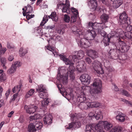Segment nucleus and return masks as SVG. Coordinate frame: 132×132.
<instances>
[{"mask_svg":"<svg viewBox=\"0 0 132 132\" xmlns=\"http://www.w3.org/2000/svg\"><path fill=\"white\" fill-rule=\"evenodd\" d=\"M28 49V48L23 49L22 47L21 48L19 51V54L20 56L22 57L24 56L27 53Z\"/></svg>","mask_w":132,"mask_h":132,"instance_id":"nucleus-34","label":"nucleus"},{"mask_svg":"<svg viewBox=\"0 0 132 132\" xmlns=\"http://www.w3.org/2000/svg\"><path fill=\"white\" fill-rule=\"evenodd\" d=\"M37 91L38 92H39L45 91L46 90V88L45 86L42 84L39 85L38 86V87L36 88Z\"/></svg>","mask_w":132,"mask_h":132,"instance_id":"nucleus-30","label":"nucleus"},{"mask_svg":"<svg viewBox=\"0 0 132 132\" xmlns=\"http://www.w3.org/2000/svg\"><path fill=\"white\" fill-rule=\"evenodd\" d=\"M28 129L29 132H35L37 130L35 126L33 123H31L29 125Z\"/></svg>","mask_w":132,"mask_h":132,"instance_id":"nucleus-35","label":"nucleus"},{"mask_svg":"<svg viewBox=\"0 0 132 132\" xmlns=\"http://www.w3.org/2000/svg\"><path fill=\"white\" fill-rule=\"evenodd\" d=\"M113 7L115 9L118 8L123 3V1L122 0L115 1H114V0H113Z\"/></svg>","mask_w":132,"mask_h":132,"instance_id":"nucleus-27","label":"nucleus"},{"mask_svg":"<svg viewBox=\"0 0 132 132\" xmlns=\"http://www.w3.org/2000/svg\"><path fill=\"white\" fill-rule=\"evenodd\" d=\"M57 86L59 89L61 93L63 96L66 98L67 99H68V98H70L71 97V92L68 93L65 90L64 91H63V87L61 84H57Z\"/></svg>","mask_w":132,"mask_h":132,"instance_id":"nucleus-13","label":"nucleus"},{"mask_svg":"<svg viewBox=\"0 0 132 132\" xmlns=\"http://www.w3.org/2000/svg\"><path fill=\"white\" fill-rule=\"evenodd\" d=\"M89 104L90 108H97L98 107H101V104L99 102H89Z\"/></svg>","mask_w":132,"mask_h":132,"instance_id":"nucleus-24","label":"nucleus"},{"mask_svg":"<svg viewBox=\"0 0 132 132\" xmlns=\"http://www.w3.org/2000/svg\"><path fill=\"white\" fill-rule=\"evenodd\" d=\"M88 116L89 117H93L94 116L95 117V113L91 112H90L88 114Z\"/></svg>","mask_w":132,"mask_h":132,"instance_id":"nucleus-61","label":"nucleus"},{"mask_svg":"<svg viewBox=\"0 0 132 132\" xmlns=\"http://www.w3.org/2000/svg\"><path fill=\"white\" fill-rule=\"evenodd\" d=\"M68 8L66 6H64L63 7L62 9V12H66V11H67V10L68 9Z\"/></svg>","mask_w":132,"mask_h":132,"instance_id":"nucleus-63","label":"nucleus"},{"mask_svg":"<svg viewBox=\"0 0 132 132\" xmlns=\"http://www.w3.org/2000/svg\"><path fill=\"white\" fill-rule=\"evenodd\" d=\"M18 93H16L14 94L12 98L11 99V101H14L16 98L18 96Z\"/></svg>","mask_w":132,"mask_h":132,"instance_id":"nucleus-52","label":"nucleus"},{"mask_svg":"<svg viewBox=\"0 0 132 132\" xmlns=\"http://www.w3.org/2000/svg\"><path fill=\"white\" fill-rule=\"evenodd\" d=\"M34 14H31L30 15L29 14H28L27 15L26 18L27 20H29L30 19L34 17Z\"/></svg>","mask_w":132,"mask_h":132,"instance_id":"nucleus-56","label":"nucleus"},{"mask_svg":"<svg viewBox=\"0 0 132 132\" xmlns=\"http://www.w3.org/2000/svg\"><path fill=\"white\" fill-rule=\"evenodd\" d=\"M57 31L60 34H62L63 33V29H59L57 30Z\"/></svg>","mask_w":132,"mask_h":132,"instance_id":"nucleus-58","label":"nucleus"},{"mask_svg":"<svg viewBox=\"0 0 132 132\" xmlns=\"http://www.w3.org/2000/svg\"><path fill=\"white\" fill-rule=\"evenodd\" d=\"M47 20H48L46 19V17L44 16L43 18V19L40 23V25L41 26H43L47 22Z\"/></svg>","mask_w":132,"mask_h":132,"instance_id":"nucleus-50","label":"nucleus"},{"mask_svg":"<svg viewBox=\"0 0 132 132\" xmlns=\"http://www.w3.org/2000/svg\"><path fill=\"white\" fill-rule=\"evenodd\" d=\"M14 111H12L10 112L7 115V117H12V115L14 113Z\"/></svg>","mask_w":132,"mask_h":132,"instance_id":"nucleus-59","label":"nucleus"},{"mask_svg":"<svg viewBox=\"0 0 132 132\" xmlns=\"http://www.w3.org/2000/svg\"><path fill=\"white\" fill-rule=\"evenodd\" d=\"M22 85L20 84L19 85L15 86L12 89V91L14 93H18L21 90Z\"/></svg>","mask_w":132,"mask_h":132,"instance_id":"nucleus-29","label":"nucleus"},{"mask_svg":"<svg viewBox=\"0 0 132 132\" xmlns=\"http://www.w3.org/2000/svg\"><path fill=\"white\" fill-rule=\"evenodd\" d=\"M125 35L126 38L132 40V31L126 32Z\"/></svg>","mask_w":132,"mask_h":132,"instance_id":"nucleus-46","label":"nucleus"},{"mask_svg":"<svg viewBox=\"0 0 132 132\" xmlns=\"http://www.w3.org/2000/svg\"><path fill=\"white\" fill-rule=\"evenodd\" d=\"M107 27L105 26V24L103 23H96V26L94 27V29L96 30V31H97L99 34H100L102 35V30L104 28Z\"/></svg>","mask_w":132,"mask_h":132,"instance_id":"nucleus-14","label":"nucleus"},{"mask_svg":"<svg viewBox=\"0 0 132 132\" xmlns=\"http://www.w3.org/2000/svg\"><path fill=\"white\" fill-rule=\"evenodd\" d=\"M102 21L103 22H106L108 21L109 18L108 15L105 14H103L101 16Z\"/></svg>","mask_w":132,"mask_h":132,"instance_id":"nucleus-41","label":"nucleus"},{"mask_svg":"<svg viewBox=\"0 0 132 132\" xmlns=\"http://www.w3.org/2000/svg\"><path fill=\"white\" fill-rule=\"evenodd\" d=\"M88 88V86H82L78 92L79 94L78 97L80 98L79 99L81 100V101L83 100L84 101V102H81L79 105V108L83 110L89 108V102H86L85 101L86 100V96H87L88 98L89 99L90 98V97H92L90 96L89 94H88L86 93L87 88Z\"/></svg>","mask_w":132,"mask_h":132,"instance_id":"nucleus-2","label":"nucleus"},{"mask_svg":"<svg viewBox=\"0 0 132 132\" xmlns=\"http://www.w3.org/2000/svg\"><path fill=\"white\" fill-rule=\"evenodd\" d=\"M34 116L36 120L40 119L42 118V116L40 114H35Z\"/></svg>","mask_w":132,"mask_h":132,"instance_id":"nucleus-53","label":"nucleus"},{"mask_svg":"<svg viewBox=\"0 0 132 132\" xmlns=\"http://www.w3.org/2000/svg\"><path fill=\"white\" fill-rule=\"evenodd\" d=\"M88 4H90L93 9H96L97 6V3L96 0H88Z\"/></svg>","mask_w":132,"mask_h":132,"instance_id":"nucleus-31","label":"nucleus"},{"mask_svg":"<svg viewBox=\"0 0 132 132\" xmlns=\"http://www.w3.org/2000/svg\"><path fill=\"white\" fill-rule=\"evenodd\" d=\"M5 74L3 70L0 69V81L3 82L6 80Z\"/></svg>","mask_w":132,"mask_h":132,"instance_id":"nucleus-32","label":"nucleus"},{"mask_svg":"<svg viewBox=\"0 0 132 132\" xmlns=\"http://www.w3.org/2000/svg\"><path fill=\"white\" fill-rule=\"evenodd\" d=\"M122 129L121 127L116 126L111 129L109 132H121Z\"/></svg>","mask_w":132,"mask_h":132,"instance_id":"nucleus-33","label":"nucleus"},{"mask_svg":"<svg viewBox=\"0 0 132 132\" xmlns=\"http://www.w3.org/2000/svg\"><path fill=\"white\" fill-rule=\"evenodd\" d=\"M110 39V38L108 36L104 38L103 41L105 45L107 46L110 45L112 50L119 52L125 53L128 51L129 49V46L120 39L118 40V42L115 43H111L109 44Z\"/></svg>","mask_w":132,"mask_h":132,"instance_id":"nucleus-1","label":"nucleus"},{"mask_svg":"<svg viewBox=\"0 0 132 132\" xmlns=\"http://www.w3.org/2000/svg\"><path fill=\"white\" fill-rule=\"evenodd\" d=\"M6 50V49L5 47H2V45L0 43V57L2 54H4Z\"/></svg>","mask_w":132,"mask_h":132,"instance_id":"nucleus-45","label":"nucleus"},{"mask_svg":"<svg viewBox=\"0 0 132 132\" xmlns=\"http://www.w3.org/2000/svg\"><path fill=\"white\" fill-rule=\"evenodd\" d=\"M16 68L13 65H12L11 67L8 70L7 72L10 74H12L15 72Z\"/></svg>","mask_w":132,"mask_h":132,"instance_id":"nucleus-43","label":"nucleus"},{"mask_svg":"<svg viewBox=\"0 0 132 132\" xmlns=\"http://www.w3.org/2000/svg\"><path fill=\"white\" fill-rule=\"evenodd\" d=\"M68 71L66 68L64 67H59L58 69L57 79L60 83H62L63 84H66L68 82Z\"/></svg>","mask_w":132,"mask_h":132,"instance_id":"nucleus-4","label":"nucleus"},{"mask_svg":"<svg viewBox=\"0 0 132 132\" xmlns=\"http://www.w3.org/2000/svg\"><path fill=\"white\" fill-rule=\"evenodd\" d=\"M84 56V53L81 50L78 52H76L74 54L70 55L69 58H78L81 57L83 58Z\"/></svg>","mask_w":132,"mask_h":132,"instance_id":"nucleus-20","label":"nucleus"},{"mask_svg":"<svg viewBox=\"0 0 132 132\" xmlns=\"http://www.w3.org/2000/svg\"><path fill=\"white\" fill-rule=\"evenodd\" d=\"M92 67L96 72L99 74L104 73L102 63L98 61H95L93 63Z\"/></svg>","mask_w":132,"mask_h":132,"instance_id":"nucleus-9","label":"nucleus"},{"mask_svg":"<svg viewBox=\"0 0 132 132\" xmlns=\"http://www.w3.org/2000/svg\"><path fill=\"white\" fill-rule=\"evenodd\" d=\"M35 92V90L33 89H31L28 91L25 95V98H28L33 95Z\"/></svg>","mask_w":132,"mask_h":132,"instance_id":"nucleus-36","label":"nucleus"},{"mask_svg":"<svg viewBox=\"0 0 132 132\" xmlns=\"http://www.w3.org/2000/svg\"><path fill=\"white\" fill-rule=\"evenodd\" d=\"M47 50L52 52V53L54 55V57H55L59 56L60 58H66V57L67 56L64 53L61 54H58L57 52H55L54 50L51 47L48 46L47 48Z\"/></svg>","mask_w":132,"mask_h":132,"instance_id":"nucleus-18","label":"nucleus"},{"mask_svg":"<svg viewBox=\"0 0 132 132\" xmlns=\"http://www.w3.org/2000/svg\"><path fill=\"white\" fill-rule=\"evenodd\" d=\"M76 69L80 72L82 71L85 68V64L83 61L78 62L76 63Z\"/></svg>","mask_w":132,"mask_h":132,"instance_id":"nucleus-17","label":"nucleus"},{"mask_svg":"<svg viewBox=\"0 0 132 132\" xmlns=\"http://www.w3.org/2000/svg\"><path fill=\"white\" fill-rule=\"evenodd\" d=\"M73 33L75 34L77 36V38L76 40L78 39L80 40V42L78 43L79 46L82 48H87L90 46V43L86 39L83 38L81 39L82 37V35L81 34V31L77 30L73 31Z\"/></svg>","mask_w":132,"mask_h":132,"instance_id":"nucleus-5","label":"nucleus"},{"mask_svg":"<svg viewBox=\"0 0 132 132\" xmlns=\"http://www.w3.org/2000/svg\"><path fill=\"white\" fill-rule=\"evenodd\" d=\"M119 20L118 23L120 25H122V27H125L126 23L128 22L129 19H130L128 18V15L125 12H123L122 13L119 15Z\"/></svg>","mask_w":132,"mask_h":132,"instance_id":"nucleus-10","label":"nucleus"},{"mask_svg":"<svg viewBox=\"0 0 132 132\" xmlns=\"http://www.w3.org/2000/svg\"><path fill=\"white\" fill-rule=\"evenodd\" d=\"M103 125L104 129L106 130H109L113 126L111 123L107 121H100L97 123V126L98 127V132H105L103 127Z\"/></svg>","mask_w":132,"mask_h":132,"instance_id":"nucleus-7","label":"nucleus"},{"mask_svg":"<svg viewBox=\"0 0 132 132\" xmlns=\"http://www.w3.org/2000/svg\"><path fill=\"white\" fill-rule=\"evenodd\" d=\"M25 8H26V11L27 13H30L33 12V8L29 5H28Z\"/></svg>","mask_w":132,"mask_h":132,"instance_id":"nucleus-44","label":"nucleus"},{"mask_svg":"<svg viewBox=\"0 0 132 132\" xmlns=\"http://www.w3.org/2000/svg\"><path fill=\"white\" fill-rule=\"evenodd\" d=\"M48 17L55 21H57L58 20V18L56 16V13L55 12H52L51 15L48 16Z\"/></svg>","mask_w":132,"mask_h":132,"instance_id":"nucleus-37","label":"nucleus"},{"mask_svg":"<svg viewBox=\"0 0 132 132\" xmlns=\"http://www.w3.org/2000/svg\"><path fill=\"white\" fill-rule=\"evenodd\" d=\"M104 64V67L106 68L109 71L111 72L114 70V69L112 67L109 66L110 63L108 61H106L104 59L103 60Z\"/></svg>","mask_w":132,"mask_h":132,"instance_id":"nucleus-26","label":"nucleus"},{"mask_svg":"<svg viewBox=\"0 0 132 132\" xmlns=\"http://www.w3.org/2000/svg\"><path fill=\"white\" fill-rule=\"evenodd\" d=\"M1 64L2 67H3L4 69H6V67L5 66V65L7 62V61L6 59V58H1Z\"/></svg>","mask_w":132,"mask_h":132,"instance_id":"nucleus-40","label":"nucleus"},{"mask_svg":"<svg viewBox=\"0 0 132 132\" xmlns=\"http://www.w3.org/2000/svg\"><path fill=\"white\" fill-rule=\"evenodd\" d=\"M62 40V38L61 37L59 36H57L56 38V40L57 41H61Z\"/></svg>","mask_w":132,"mask_h":132,"instance_id":"nucleus-57","label":"nucleus"},{"mask_svg":"<svg viewBox=\"0 0 132 132\" xmlns=\"http://www.w3.org/2000/svg\"><path fill=\"white\" fill-rule=\"evenodd\" d=\"M29 119L30 121H33L34 120H36L34 116H30L29 117Z\"/></svg>","mask_w":132,"mask_h":132,"instance_id":"nucleus-64","label":"nucleus"},{"mask_svg":"<svg viewBox=\"0 0 132 132\" xmlns=\"http://www.w3.org/2000/svg\"><path fill=\"white\" fill-rule=\"evenodd\" d=\"M11 92V89H9L5 93V95L6 96V97H7L9 95L10 92Z\"/></svg>","mask_w":132,"mask_h":132,"instance_id":"nucleus-60","label":"nucleus"},{"mask_svg":"<svg viewBox=\"0 0 132 132\" xmlns=\"http://www.w3.org/2000/svg\"><path fill=\"white\" fill-rule=\"evenodd\" d=\"M97 124H87L86 125L85 131L86 132H94L97 131L98 132V127Z\"/></svg>","mask_w":132,"mask_h":132,"instance_id":"nucleus-11","label":"nucleus"},{"mask_svg":"<svg viewBox=\"0 0 132 132\" xmlns=\"http://www.w3.org/2000/svg\"><path fill=\"white\" fill-rule=\"evenodd\" d=\"M120 93L123 95L127 97H130L132 98V96L131 95L129 92L123 89H121L119 90Z\"/></svg>","mask_w":132,"mask_h":132,"instance_id":"nucleus-28","label":"nucleus"},{"mask_svg":"<svg viewBox=\"0 0 132 132\" xmlns=\"http://www.w3.org/2000/svg\"><path fill=\"white\" fill-rule=\"evenodd\" d=\"M52 116L50 114H46L43 119L44 123L45 124L49 125L52 123Z\"/></svg>","mask_w":132,"mask_h":132,"instance_id":"nucleus-22","label":"nucleus"},{"mask_svg":"<svg viewBox=\"0 0 132 132\" xmlns=\"http://www.w3.org/2000/svg\"><path fill=\"white\" fill-rule=\"evenodd\" d=\"M96 22L93 23L92 22H90L88 23V26H89V27H91L92 28L94 29V26H96Z\"/></svg>","mask_w":132,"mask_h":132,"instance_id":"nucleus-51","label":"nucleus"},{"mask_svg":"<svg viewBox=\"0 0 132 132\" xmlns=\"http://www.w3.org/2000/svg\"><path fill=\"white\" fill-rule=\"evenodd\" d=\"M71 119L73 121L69 124V127H67V129H70L71 128H78L81 126V124L78 119H77L76 116L72 115L70 116Z\"/></svg>","mask_w":132,"mask_h":132,"instance_id":"nucleus-8","label":"nucleus"},{"mask_svg":"<svg viewBox=\"0 0 132 132\" xmlns=\"http://www.w3.org/2000/svg\"><path fill=\"white\" fill-rule=\"evenodd\" d=\"M121 31H122V30L121 29H118L115 31V35L117 37H119L121 34H122Z\"/></svg>","mask_w":132,"mask_h":132,"instance_id":"nucleus-49","label":"nucleus"},{"mask_svg":"<svg viewBox=\"0 0 132 132\" xmlns=\"http://www.w3.org/2000/svg\"><path fill=\"white\" fill-rule=\"evenodd\" d=\"M49 102L48 99H46L43 100L42 102V109L43 110H45L46 108V106L48 103Z\"/></svg>","mask_w":132,"mask_h":132,"instance_id":"nucleus-39","label":"nucleus"},{"mask_svg":"<svg viewBox=\"0 0 132 132\" xmlns=\"http://www.w3.org/2000/svg\"><path fill=\"white\" fill-rule=\"evenodd\" d=\"M92 85V87L90 88L88 93L89 96L91 97H93L95 94L102 92V82L99 78L95 79Z\"/></svg>","mask_w":132,"mask_h":132,"instance_id":"nucleus-3","label":"nucleus"},{"mask_svg":"<svg viewBox=\"0 0 132 132\" xmlns=\"http://www.w3.org/2000/svg\"><path fill=\"white\" fill-rule=\"evenodd\" d=\"M71 11L73 14V15L71 18V22L73 23L76 22L77 17L78 15V10L74 8H72Z\"/></svg>","mask_w":132,"mask_h":132,"instance_id":"nucleus-19","label":"nucleus"},{"mask_svg":"<svg viewBox=\"0 0 132 132\" xmlns=\"http://www.w3.org/2000/svg\"><path fill=\"white\" fill-rule=\"evenodd\" d=\"M95 113V117L97 120L102 118L103 116L102 112L100 110L97 109L96 110Z\"/></svg>","mask_w":132,"mask_h":132,"instance_id":"nucleus-23","label":"nucleus"},{"mask_svg":"<svg viewBox=\"0 0 132 132\" xmlns=\"http://www.w3.org/2000/svg\"><path fill=\"white\" fill-rule=\"evenodd\" d=\"M90 77L87 74L82 75L80 77V79L83 84L86 85H88L90 82Z\"/></svg>","mask_w":132,"mask_h":132,"instance_id":"nucleus-12","label":"nucleus"},{"mask_svg":"<svg viewBox=\"0 0 132 132\" xmlns=\"http://www.w3.org/2000/svg\"><path fill=\"white\" fill-rule=\"evenodd\" d=\"M91 52H92L93 53V55L94 56V57H95V58H97L98 57V56L97 55L98 53L97 52L93 50H92Z\"/></svg>","mask_w":132,"mask_h":132,"instance_id":"nucleus-54","label":"nucleus"},{"mask_svg":"<svg viewBox=\"0 0 132 132\" xmlns=\"http://www.w3.org/2000/svg\"><path fill=\"white\" fill-rule=\"evenodd\" d=\"M126 116L125 114L121 113L116 116V119L118 121L123 122L126 119Z\"/></svg>","mask_w":132,"mask_h":132,"instance_id":"nucleus-21","label":"nucleus"},{"mask_svg":"<svg viewBox=\"0 0 132 132\" xmlns=\"http://www.w3.org/2000/svg\"><path fill=\"white\" fill-rule=\"evenodd\" d=\"M126 103L128 104L129 106L132 107V103L130 101L127 100V101H126Z\"/></svg>","mask_w":132,"mask_h":132,"instance_id":"nucleus-62","label":"nucleus"},{"mask_svg":"<svg viewBox=\"0 0 132 132\" xmlns=\"http://www.w3.org/2000/svg\"><path fill=\"white\" fill-rule=\"evenodd\" d=\"M63 21L67 23H69L70 21V18L67 14H65L64 15Z\"/></svg>","mask_w":132,"mask_h":132,"instance_id":"nucleus-47","label":"nucleus"},{"mask_svg":"<svg viewBox=\"0 0 132 132\" xmlns=\"http://www.w3.org/2000/svg\"><path fill=\"white\" fill-rule=\"evenodd\" d=\"M88 33L85 35L87 40H92L94 39L96 36L95 31L93 30H87Z\"/></svg>","mask_w":132,"mask_h":132,"instance_id":"nucleus-15","label":"nucleus"},{"mask_svg":"<svg viewBox=\"0 0 132 132\" xmlns=\"http://www.w3.org/2000/svg\"><path fill=\"white\" fill-rule=\"evenodd\" d=\"M39 96L41 98L45 99H46L47 97V93L45 91L39 92Z\"/></svg>","mask_w":132,"mask_h":132,"instance_id":"nucleus-42","label":"nucleus"},{"mask_svg":"<svg viewBox=\"0 0 132 132\" xmlns=\"http://www.w3.org/2000/svg\"><path fill=\"white\" fill-rule=\"evenodd\" d=\"M130 20L129 19L128 22H127V23L125 24V27H122L125 30L127 31V32H132V26L130 25Z\"/></svg>","mask_w":132,"mask_h":132,"instance_id":"nucleus-25","label":"nucleus"},{"mask_svg":"<svg viewBox=\"0 0 132 132\" xmlns=\"http://www.w3.org/2000/svg\"><path fill=\"white\" fill-rule=\"evenodd\" d=\"M37 108V106L34 105L30 106L25 105L24 106V109L26 110L27 112L30 114L35 112Z\"/></svg>","mask_w":132,"mask_h":132,"instance_id":"nucleus-16","label":"nucleus"},{"mask_svg":"<svg viewBox=\"0 0 132 132\" xmlns=\"http://www.w3.org/2000/svg\"><path fill=\"white\" fill-rule=\"evenodd\" d=\"M70 58H61L62 60L64 62L66 65H70L68 70L69 72V76L72 79L75 78L74 72L75 70V67L73 66L74 63L71 61Z\"/></svg>","mask_w":132,"mask_h":132,"instance_id":"nucleus-6","label":"nucleus"},{"mask_svg":"<svg viewBox=\"0 0 132 132\" xmlns=\"http://www.w3.org/2000/svg\"><path fill=\"white\" fill-rule=\"evenodd\" d=\"M36 128V129L38 130L40 129L43 126L42 123L39 121H35L34 123Z\"/></svg>","mask_w":132,"mask_h":132,"instance_id":"nucleus-38","label":"nucleus"},{"mask_svg":"<svg viewBox=\"0 0 132 132\" xmlns=\"http://www.w3.org/2000/svg\"><path fill=\"white\" fill-rule=\"evenodd\" d=\"M22 63L19 61H16L12 65L15 67L16 69L17 67H21L22 65Z\"/></svg>","mask_w":132,"mask_h":132,"instance_id":"nucleus-48","label":"nucleus"},{"mask_svg":"<svg viewBox=\"0 0 132 132\" xmlns=\"http://www.w3.org/2000/svg\"><path fill=\"white\" fill-rule=\"evenodd\" d=\"M7 48L9 49L13 48H14V46L13 45H12L11 43L9 42L7 43Z\"/></svg>","mask_w":132,"mask_h":132,"instance_id":"nucleus-55","label":"nucleus"}]
</instances>
